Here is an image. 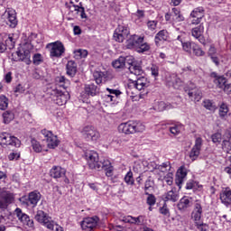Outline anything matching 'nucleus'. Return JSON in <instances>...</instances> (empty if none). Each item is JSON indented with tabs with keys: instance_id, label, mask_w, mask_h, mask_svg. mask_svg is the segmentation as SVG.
Returning <instances> with one entry per match:
<instances>
[{
	"instance_id": "1",
	"label": "nucleus",
	"mask_w": 231,
	"mask_h": 231,
	"mask_svg": "<svg viewBox=\"0 0 231 231\" xmlns=\"http://www.w3.org/2000/svg\"><path fill=\"white\" fill-rule=\"evenodd\" d=\"M85 157L89 169L92 171H105L107 178L113 176L114 168L109 160L104 158L100 159L98 153L93 150H88L85 152Z\"/></svg>"
},
{
	"instance_id": "2",
	"label": "nucleus",
	"mask_w": 231,
	"mask_h": 231,
	"mask_svg": "<svg viewBox=\"0 0 231 231\" xmlns=\"http://www.w3.org/2000/svg\"><path fill=\"white\" fill-rule=\"evenodd\" d=\"M118 131L125 134H134V133H143L145 125L138 121H130L121 124L118 126Z\"/></svg>"
},
{
	"instance_id": "3",
	"label": "nucleus",
	"mask_w": 231,
	"mask_h": 231,
	"mask_svg": "<svg viewBox=\"0 0 231 231\" xmlns=\"http://www.w3.org/2000/svg\"><path fill=\"white\" fill-rule=\"evenodd\" d=\"M125 60V67L130 71L131 75H135V77H140L143 75V69L142 66L138 62L134 60V57L126 56L124 57Z\"/></svg>"
},
{
	"instance_id": "4",
	"label": "nucleus",
	"mask_w": 231,
	"mask_h": 231,
	"mask_svg": "<svg viewBox=\"0 0 231 231\" xmlns=\"http://www.w3.org/2000/svg\"><path fill=\"white\" fill-rule=\"evenodd\" d=\"M33 50V45L30 42H26L22 51H17L14 55H17V58H14V60H22V62H25V64H32V54L30 51Z\"/></svg>"
},
{
	"instance_id": "5",
	"label": "nucleus",
	"mask_w": 231,
	"mask_h": 231,
	"mask_svg": "<svg viewBox=\"0 0 231 231\" xmlns=\"http://www.w3.org/2000/svg\"><path fill=\"white\" fill-rule=\"evenodd\" d=\"M80 134L87 142H97L100 138V133L91 125L84 126Z\"/></svg>"
},
{
	"instance_id": "6",
	"label": "nucleus",
	"mask_w": 231,
	"mask_h": 231,
	"mask_svg": "<svg viewBox=\"0 0 231 231\" xmlns=\"http://www.w3.org/2000/svg\"><path fill=\"white\" fill-rule=\"evenodd\" d=\"M46 48L50 50L51 57H55L56 59L62 57V54L66 51L64 44L59 41L47 44Z\"/></svg>"
},
{
	"instance_id": "7",
	"label": "nucleus",
	"mask_w": 231,
	"mask_h": 231,
	"mask_svg": "<svg viewBox=\"0 0 231 231\" xmlns=\"http://www.w3.org/2000/svg\"><path fill=\"white\" fill-rule=\"evenodd\" d=\"M0 145H12L13 147H19L21 141L12 134L3 132L0 133Z\"/></svg>"
},
{
	"instance_id": "8",
	"label": "nucleus",
	"mask_w": 231,
	"mask_h": 231,
	"mask_svg": "<svg viewBox=\"0 0 231 231\" xmlns=\"http://www.w3.org/2000/svg\"><path fill=\"white\" fill-rule=\"evenodd\" d=\"M41 133L43 136L42 140L43 142H46L49 149H55V147L59 146V140L57 139V135L53 134L51 131L43 129Z\"/></svg>"
},
{
	"instance_id": "9",
	"label": "nucleus",
	"mask_w": 231,
	"mask_h": 231,
	"mask_svg": "<svg viewBox=\"0 0 231 231\" xmlns=\"http://www.w3.org/2000/svg\"><path fill=\"white\" fill-rule=\"evenodd\" d=\"M98 221H100V218L98 217L94 216L91 217H86L81 222V228L85 231H92L98 226Z\"/></svg>"
},
{
	"instance_id": "10",
	"label": "nucleus",
	"mask_w": 231,
	"mask_h": 231,
	"mask_svg": "<svg viewBox=\"0 0 231 231\" xmlns=\"http://www.w3.org/2000/svg\"><path fill=\"white\" fill-rule=\"evenodd\" d=\"M129 35V28L125 26L119 25L115 32H114V40L116 42H124L125 41V38Z\"/></svg>"
},
{
	"instance_id": "11",
	"label": "nucleus",
	"mask_w": 231,
	"mask_h": 231,
	"mask_svg": "<svg viewBox=\"0 0 231 231\" xmlns=\"http://www.w3.org/2000/svg\"><path fill=\"white\" fill-rule=\"evenodd\" d=\"M192 17L191 24H199L205 17V8L203 6L196 7L190 14Z\"/></svg>"
},
{
	"instance_id": "12",
	"label": "nucleus",
	"mask_w": 231,
	"mask_h": 231,
	"mask_svg": "<svg viewBox=\"0 0 231 231\" xmlns=\"http://www.w3.org/2000/svg\"><path fill=\"white\" fill-rule=\"evenodd\" d=\"M194 205V200L190 197H183L177 204V208L180 212H187L190 207Z\"/></svg>"
},
{
	"instance_id": "13",
	"label": "nucleus",
	"mask_w": 231,
	"mask_h": 231,
	"mask_svg": "<svg viewBox=\"0 0 231 231\" xmlns=\"http://www.w3.org/2000/svg\"><path fill=\"white\" fill-rule=\"evenodd\" d=\"M14 212L21 223L26 225V226H29V228H33V220L30 219V217L28 215L23 213V210L21 208H17Z\"/></svg>"
},
{
	"instance_id": "14",
	"label": "nucleus",
	"mask_w": 231,
	"mask_h": 231,
	"mask_svg": "<svg viewBox=\"0 0 231 231\" xmlns=\"http://www.w3.org/2000/svg\"><path fill=\"white\" fill-rule=\"evenodd\" d=\"M54 93L56 95V104H58V106H64L69 100V93L68 91L63 92L62 90L56 88Z\"/></svg>"
},
{
	"instance_id": "15",
	"label": "nucleus",
	"mask_w": 231,
	"mask_h": 231,
	"mask_svg": "<svg viewBox=\"0 0 231 231\" xmlns=\"http://www.w3.org/2000/svg\"><path fill=\"white\" fill-rule=\"evenodd\" d=\"M14 201V197L9 192L4 191L0 193V209L6 210L10 203Z\"/></svg>"
},
{
	"instance_id": "16",
	"label": "nucleus",
	"mask_w": 231,
	"mask_h": 231,
	"mask_svg": "<svg viewBox=\"0 0 231 231\" xmlns=\"http://www.w3.org/2000/svg\"><path fill=\"white\" fill-rule=\"evenodd\" d=\"M143 41V37L134 34L126 41V48L128 50H137Z\"/></svg>"
},
{
	"instance_id": "17",
	"label": "nucleus",
	"mask_w": 231,
	"mask_h": 231,
	"mask_svg": "<svg viewBox=\"0 0 231 231\" xmlns=\"http://www.w3.org/2000/svg\"><path fill=\"white\" fill-rule=\"evenodd\" d=\"M41 201V193L38 191H32L28 195V199L26 201H23L27 207H37V203Z\"/></svg>"
},
{
	"instance_id": "18",
	"label": "nucleus",
	"mask_w": 231,
	"mask_h": 231,
	"mask_svg": "<svg viewBox=\"0 0 231 231\" xmlns=\"http://www.w3.org/2000/svg\"><path fill=\"white\" fill-rule=\"evenodd\" d=\"M145 217L143 216H139L137 217H132V216H126V217H121L119 218V221H122L123 223H129L130 225H137L141 226L143 224Z\"/></svg>"
},
{
	"instance_id": "19",
	"label": "nucleus",
	"mask_w": 231,
	"mask_h": 231,
	"mask_svg": "<svg viewBox=\"0 0 231 231\" xmlns=\"http://www.w3.org/2000/svg\"><path fill=\"white\" fill-rule=\"evenodd\" d=\"M204 32L205 26L203 25V23H200L199 26L191 30V35L195 39H198L201 44H205V37L203 36Z\"/></svg>"
},
{
	"instance_id": "20",
	"label": "nucleus",
	"mask_w": 231,
	"mask_h": 231,
	"mask_svg": "<svg viewBox=\"0 0 231 231\" xmlns=\"http://www.w3.org/2000/svg\"><path fill=\"white\" fill-rule=\"evenodd\" d=\"M221 203L225 205V207H230L231 205V189L230 188H225L221 190L219 195Z\"/></svg>"
},
{
	"instance_id": "21",
	"label": "nucleus",
	"mask_w": 231,
	"mask_h": 231,
	"mask_svg": "<svg viewBox=\"0 0 231 231\" xmlns=\"http://www.w3.org/2000/svg\"><path fill=\"white\" fill-rule=\"evenodd\" d=\"M163 201H171L172 203H176L178 199H180V191L176 189V188H172L170 191L165 193L162 196Z\"/></svg>"
},
{
	"instance_id": "22",
	"label": "nucleus",
	"mask_w": 231,
	"mask_h": 231,
	"mask_svg": "<svg viewBox=\"0 0 231 231\" xmlns=\"http://www.w3.org/2000/svg\"><path fill=\"white\" fill-rule=\"evenodd\" d=\"M130 86L138 89V91H142V89H145V88H149V81L145 77H139L136 80L133 81Z\"/></svg>"
},
{
	"instance_id": "23",
	"label": "nucleus",
	"mask_w": 231,
	"mask_h": 231,
	"mask_svg": "<svg viewBox=\"0 0 231 231\" xmlns=\"http://www.w3.org/2000/svg\"><path fill=\"white\" fill-rule=\"evenodd\" d=\"M211 79H213L214 84H216L217 88H219L220 89H225V87L226 86V78L223 76L217 75L216 72H212L210 74Z\"/></svg>"
},
{
	"instance_id": "24",
	"label": "nucleus",
	"mask_w": 231,
	"mask_h": 231,
	"mask_svg": "<svg viewBox=\"0 0 231 231\" xmlns=\"http://www.w3.org/2000/svg\"><path fill=\"white\" fill-rule=\"evenodd\" d=\"M2 17L5 19V23L7 26H10V28H15V26H17V17L15 14L5 12Z\"/></svg>"
},
{
	"instance_id": "25",
	"label": "nucleus",
	"mask_w": 231,
	"mask_h": 231,
	"mask_svg": "<svg viewBox=\"0 0 231 231\" xmlns=\"http://www.w3.org/2000/svg\"><path fill=\"white\" fill-rule=\"evenodd\" d=\"M50 174L51 178L59 180V178H64V176H66V170L60 166H53Z\"/></svg>"
},
{
	"instance_id": "26",
	"label": "nucleus",
	"mask_w": 231,
	"mask_h": 231,
	"mask_svg": "<svg viewBox=\"0 0 231 231\" xmlns=\"http://www.w3.org/2000/svg\"><path fill=\"white\" fill-rule=\"evenodd\" d=\"M188 96L193 102H199L203 97V95L201 94V90H199V88H198L197 87H195L194 88H190L188 91Z\"/></svg>"
},
{
	"instance_id": "27",
	"label": "nucleus",
	"mask_w": 231,
	"mask_h": 231,
	"mask_svg": "<svg viewBox=\"0 0 231 231\" xmlns=\"http://www.w3.org/2000/svg\"><path fill=\"white\" fill-rule=\"evenodd\" d=\"M85 93L88 97H97L100 93L98 86L91 83L85 86Z\"/></svg>"
},
{
	"instance_id": "28",
	"label": "nucleus",
	"mask_w": 231,
	"mask_h": 231,
	"mask_svg": "<svg viewBox=\"0 0 231 231\" xmlns=\"http://www.w3.org/2000/svg\"><path fill=\"white\" fill-rule=\"evenodd\" d=\"M94 79L97 85L102 84V82H106L107 79V71L96 70L94 71Z\"/></svg>"
},
{
	"instance_id": "29",
	"label": "nucleus",
	"mask_w": 231,
	"mask_h": 231,
	"mask_svg": "<svg viewBox=\"0 0 231 231\" xmlns=\"http://www.w3.org/2000/svg\"><path fill=\"white\" fill-rule=\"evenodd\" d=\"M68 8L70 10V12H77L79 14L81 19H88V15L86 14V10L82 6V2L79 3V5H73V6L69 5Z\"/></svg>"
},
{
	"instance_id": "30",
	"label": "nucleus",
	"mask_w": 231,
	"mask_h": 231,
	"mask_svg": "<svg viewBox=\"0 0 231 231\" xmlns=\"http://www.w3.org/2000/svg\"><path fill=\"white\" fill-rule=\"evenodd\" d=\"M67 75L73 79L77 75V62L74 60L68 61L66 65Z\"/></svg>"
},
{
	"instance_id": "31",
	"label": "nucleus",
	"mask_w": 231,
	"mask_h": 231,
	"mask_svg": "<svg viewBox=\"0 0 231 231\" xmlns=\"http://www.w3.org/2000/svg\"><path fill=\"white\" fill-rule=\"evenodd\" d=\"M0 37H2V40L4 41V44L5 45V48L8 50H14L15 47V42H14V38L11 37L8 34H0Z\"/></svg>"
},
{
	"instance_id": "32",
	"label": "nucleus",
	"mask_w": 231,
	"mask_h": 231,
	"mask_svg": "<svg viewBox=\"0 0 231 231\" xmlns=\"http://www.w3.org/2000/svg\"><path fill=\"white\" fill-rule=\"evenodd\" d=\"M55 84L57 86L56 89H59V88L67 89L68 86H69V81L64 76H59L55 79Z\"/></svg>"
},
{
	"instance_id": "33",
	"label": "nucleus",
	"mask_w": 231,
	"mask_h": 231,
	"mask_svg": "<svg viewBox=\"0 0 231 231\" xmlns=\"http://www.w3.org/2000/svg\"><path fill=\"white\" fill-rule=\"evenodd\" d=\"M171 18L174 23H181V21H185V17H183V14L177 8H172Z\"/></svg>"
},
{
	"instance_id": "34",
	"label": "nucleus",
	"mask_w": 231,
	"mask_h": 231,
	"mask_svg": "<svg viewBox=\"0 0 231 231\" xmlns=\"http://www.w3.org/2000/svg\"><path fill=\"white\" fill-rule=\"evenodd\" d=\"M106 91H108V93L110 94L106 96V99L109 100L110 102H114L115 97L118 98V97L122 95V92L118 89H113V88H107Z\"/></svg>"
},
{
	"instance_id": "35",
	"label": "nucleus",
	"mask_w": 231,
	"mask_h": 231,
	"mask_svg": "<svg viewBox=\"0 0 231 231\" xmlns=\"http://www.w3.org/2000/svg\"><path fill=\"white\" fill-rule=\"evenodd\" d=\"M49 217H50L48 216V214H46L44 211L38 210L36 212L34 219H36L38 221V223H41V225H43L44 222L47 221Z\"/></svg>"
},
{
	"instance_id": "36",
	"label": "nucleus",
	"mask_w": 231,
	"mask_h": 231,
	"mask_svg": "<svg viewBox=\"0 0 231 231\" xmlns=\"http://www.w3.org/2000/svg\"><path fill=\"white\" fill-rule=\"evenodd\" d=\"M169 39V32L167 30H162L155 35V44L158 46L160 41H167Z\"/></svg>"
},
{
	"instance_id": "37",
	"label": "nucleus",
	"mask_w": 231,
	"mask_h": 231,
	"mask_svg": "<svg viewBox=\"0 0 231 231\" xmlns=\"http://www.w3.org/2000/svg\"><path fill=\"white\" fill-rule=\"evenodd\" d=\"M112 66L116 69H123V68H125V60L124 59V56H120L117 60H114Z\"/></svg>"
},
{
	"instance_id": "38",
	"label": "nucleus",
	"mask_w": 231,
	"mask_h": 231,
	"mask_svg": "<svg viewBox=\"0 0 231 231\" xmlns=\"http://www.w3.org/2000/svg\"><path fill=\"white\" fill-rule=\"evenodd\" d=\"M180 43H181L183 51H186V53H190L193 50L194 44H196L192 42H185L183 40H180Z\"/></svg>"
},
{
	"instance_id": "39",
	"label": "nucleus",
	"mask_w": 231,
	"mask_h": 231,
	"mask_svg": "<svg viewBox=\"0 0 231 231\" xmlns=\"http://www.w3.org/2000/svg\"><path fill=\"white\" fill-rule=\"evenodd\" d=\"M203 107H205V109H208V111H215L216 109H217V106H216V104H214V102H212V100L210 99H205L202 103Z\"/></svg>"
},
{
	"instance_id": "40",
	"label": "nucleus",
	"mask_w": 231,
	"mask_h": 231,
	"mask_svg": "<svg viewBox=\"0 0 231 231\" xmlns=\"http://www.w3.org/2000/svg\"><path fill=\"white\" fill-rule=\"evenodd\" d=\"M3 118H4V124H10V122H12L14 118H15V115L14 114V112L8 110L3 114Z\"/></svg>"
},
{
	"instance_id": "41",
	"label": "nucleus",
	"mask_w": 231,
	"mask_h": 231,
	"mask_svg": "<svg viewBox=\"0 0 231 231\" xmlns=\"http://www.w3.org/2000/svg\"><path fill=\"white\" fill-rule=\"evenodd\" d=\"M183 129H184L183 125L177 124L170 127V133H171V134H174V136H177V134H180V133H181Z\"/></svg>"
},
{
	"instance_id": "42",
	"label": "nucleus",
	"mask_w": 231,
	"mask_h": 231,
	"mask_svg": "<svg viewBox=\"0 0 231 231\" xmlns=\"http://www.w3.org/2000/svg\"><path fill=\"white\" fill-rule=\"evenodd\" d=\"M151 50V45H149L147 42H143V41L139 43V46L136 49V51L138 53H145V51H149Z\"/></svg>"
},
{
	"instance_id": "43",
	"label": "nucleus",
	"mask_w": 231,
	"mask_h": 231,
	"mask_svg": "<svg viewBox=\"0 0 231 231\" xmlns=\"http://www.w3.org/2000/svg\"><path fill=\"white\" fill-rule=\"evenodd\" d=\"M153 165L156 167L157 171H160V172H167V168L169 167V169H171V162H163L162 164H156L153 162Z\"/></svg>"
},
{
	"instance_id": "44",
	"label": "nucleus",
	"mask_w": 231,
	"mask_h": 231,
	"mask_svg": "<svg viewBox=\"0 0 231 231\" xmlns=\"http://www.w3.org/2000/svg\"><path fill=\"white\" fill-rule=\"evenodd\" d=\"M211 140L213 143H217V145H219L221 143V141L223 140V135L221 133L217 132L211 135Z\"/></svg>"
},
{
	"instance_id": "45",
	"label": "nucleus",
	"mask_w": 231,
	"mask_h": 231,
	"mask_svg": "<svg viewBox=\"0 0 231 231\" xmlns=\"http://www.w3.org/2000/svg\"><path fill=\"white\" fill-rule=\"evenodd\" d=\"M8 108V98L6 96H0V109L5 111Z\"/></svg>"
},
{
	"instance_id": "46",
	"label": "nucleus",
	"mask_w": 231,
	"mask_h": 231,
	"mask_svg": "<svg viewBox=\"0 0 231 231\" xmlns=\"http://www.w3.org/2000/svg\"><path fill=\"white\" fill-rule=\"evenodd\" d=\"M199 152H201V150L192 147L191 151L189 152L190 160L195 162L198 159V156H199Z\"/></svg>"
},
{
	"instance_id": "47",
	"label": "nucleus",
	"mask_w": 231,
	"mask_h": 231,
	"mask_svg": "<svg viewBox=\"0 0 231 231\" xmlns=\"http://www.w3.org/2000/svg\"><path fill=\"white\" fill-rule=\"evenodd\" d=\"M228 115V106L223 103L219 107V116L220 118H225Z\"/></svg>"
},
{
	"instance_id": "48",
	"label": "nucleus",
	"mask_w": 231,
	"mask_h": 231,
	"mask_svg": "<svg viewBox=\"0 0 231 231\" xmlns=\"http://www.w3.org/2000/svg\"><path fill=\"white\" fill-rule=\"evenodd\" d=\"M74 55L76 59H86V57H88V51L79 49L74 51Z\"/></svg>"
},
{
	"instance_id": "49",
	"label": "nucleus",
	"mask_w": 231,
	"mask_h": 231,
	"mask_svg": "<svg viewBox=\"0 0 231 231\" xmlns=\"http://www.w3.org/2000/svg\"><path fill=\"white\" fill-rule=\"evenodd\" d=\"M145 194L148 196L146 199L147 205L150 207L156 205V197L153 194H149V191H146Z\"/></svg>"
},
{
	"instance_id": "50",
	"label": "nucleus",
	"mask_w": 231,
	"mask_h": 231,
	"mask_svg": "<svg viewBox=\"0 0 231 231\" xmlns=\"http://www.w3.org/2000/svg\"><path fill=\"white\" fill-rule=\"evenodd\" d=\"M222 149L226 152H230L231 151V142L226 137H224V140L222 142Z\"/></svg>"
},
{
	"instance_id": "51",
	"label": "nucleus",
	"mask_w": 231,
	"mask_h": 231,
	"mask_svg": "<svg viewBox=\"0 0 231 231\" xmlns=\"http://www.w3.org/2000/svg\"><path fill=\"white\" fill-rule=\"evenodd\" d=\"M192 51L197 57H203V55H205V51H203V50H201V48H199V46L196 43L193 44Z\"/></svg>"
},
{
	"instance_id": "52",
	"label": "nucleus",
	"mask_w": 231,
	"mask_h": 231,
	"mask_svg": "<svg viewBox=\"0 0 231 231\" xmlns=\"http://www.w3.org/2000/svg\"><path fill=\"white\" fill-rule=\"evenodd\" d=\"M43 226H46V228H48L49 230H55V222L53 220H51V217H49L47 221H45L43 224Z\"/></svg>"
},
{
	"instance_id": "53",
	"label": "nucleus",
	"mask_w": 231,
	"mask_h": 231,
	"mask_svg": "<svg viewBox=\"0 0 231 231\" xmlns=\"http://www.w3.org/2000/svg\"><path fill=\"white\" fill-rule=\"evenodd\" d=\"M125 181L128 185H134V179L133 178V171H128L125 176Z\"/></svg>"
},
{
	"instance_id": "54",
	"label": "nucleus",
	"mask_w": 231,
	"mask_h": 231,
	"mask_svg": "<svg viewBox=\"0 0 231 231\" xmlns=\"http://www.w3.org/2000/svg\"><path fill=\"white\" fill-rule=\"evenodd\" d=\"M31 143L35 152H41V151H42V146H41V143H39L37 140L32 139Z\"/></svg>"
},
{
	"instance_id": "55",
	"label": "nucleus",
	"mask_w": 231,
	"mask_h": 231,
	"mask_svg": "<svg viewBox=\"0 0 231 231\" xmlns=\"http://www.w3.org/2000/svg\"><path fill=\"white\" fill-rule=\"evenodd\" d=\"M157 109L159 111H165L167 109H171V104H167V103H165L163 101H161L157 105Z\"/></svg>"
},
{
	"instance_id": "56",
	"label": "nucleus",
	"mask_w": 231,
	"mask_h": 231,
	"mask_svg": "<svg viewBox=\"0 0 231 231\" xmlns=\"http://www.w3.org/2000/svg\"><path fill=\"white\" fill-rule=\"evenodd\" d=\"M171 83L175 88H180L182 85L181 79L178 78V76L173 75Z\"/></svg>"
},
{
	"instance_id": "57",
	"label": "nucleus",
	"mask_w": 231,
	"mask_h": 231,
	"mask_svg": "<svg viewBox=\"0 0 231 231\" xmlns=\"http://www.w3.org/2000/svg\"><path fill=\"white\" fill-rule=\"evenodd\" d=\"M146 24H147V28L152 32L156 30V26H158V21L149 20Z\"/></svg>"
},
{
	"instance_id": "58",
	"label": "nucleus",
	"mask_w": 231,
	"mask_h": 231,
	"mask_svg": "<svg viewBox=\"0 0 231 231\" xmlns=\"http://www.w3.org/2000/svg\"><path fill=\"white\" fill-rule=\"evenodd\" d=\"M199 231H208V226L205 223L195 222Z\"/></svg>"
},
{
	"instance_id": "59",
	"label": "nucleus",
	"mask_w": 231,
	"mask_h": 231,
	"mask_svg": "<svg viewBox=\"0 0 231 231\" xmlns=\"http://www.w3.org/2000/svg\"><path fill=\"white\" fill-rule=\"evenodd\" d=\"M32 61H33V64H35L36 66H39V64L42 62V55L39 53L34 54L32 58Z\"/></svg>"
},
{
	"instance_id": "60",
	"label": "nucleus",
	"mask_w": 231,
	"mask_h": 231,
	"mask_svg": "<svg viewBox=\"0 0 231 231\" xmlns=\"http://www.w3.org/2000/svg\"><path fill=\"white\" fill-rule=\"evenodd\" d=\"M202 146H203V139H201V137H197L193 147L195 149H199V151H201Z\"/></svg>"
},
{
	"instance_id": "61",
	"label": "nucleus",
	"mask_w": 231,
	"mask_h": 231,
	"mask_svg": "<svg viewBox=\"0 0 231 231\" xmlns=\"http://www.w3.org/2000/svg\"><path fill=\"white\" fill-rule=\"evenodd\" d=\"M10 162H14V160H19L21 158V153L17 152H13L8 155Z\"/></svg>"
},
{
	"instance_id": "62",
	"label": "nucleus",
	"mask_w": 231,
	"mask_h": 231,
	"mask_svg": "<svg viewBox=\"0 0 231 231\" xmlns=\"http://www.w3.org/2000/svg\"><path fill=\"white\" fill-rule=\"evenodd\" d=\"M151 71L152 77H158L160 75V68L156 65H152Z\"/></svg>"
},
{
	"instance_id": "63",
	"label": "nucleus",
	"mask_w": 231,
	"mask_h": 231,
	"mask_svg": "<svg viewBox=\"0 0 231 231\" xmlns=\"http://www.w3.org/2000/svg\"><path fill=\"white\" fill-rule=\"evenodd\" d=\"M154 185V182L151 180H147L144 184V190L147 192L148 190L152 189V186Z\"/></svg>"
},
{
	"instance_id": "64",
	"label": "nucleus",
	"mask_w": 231,
	"mask_h": 231,
	"mask_svg": "<svg viewBox=\"0 0 231 231\" xmlns=\"http://www.w3.org/2000/svg\"><path fill=\"white\" fill-rule=\"evenodd\" d=\"M164 181L167 183V185H172V173H168L165 177H164Z\"/></svg>"
}]
</instances>
